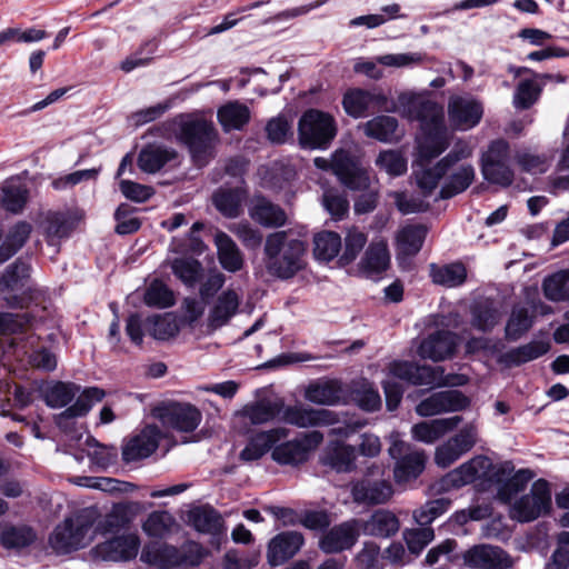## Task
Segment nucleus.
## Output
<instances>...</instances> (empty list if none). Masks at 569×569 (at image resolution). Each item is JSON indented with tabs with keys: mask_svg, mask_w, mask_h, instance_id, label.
Returning <instances> with one entry per match:
<instances>
[{
	"mask_svg": "<svg viewBox=\"0 0 569 569\" xmlns=\"http://www.w3.org/2000/svg\"><path fill=\"white\" fill-rule=\"evenodd\" d=\"M148 331L157 340H168L179 332V326L172 313L154 316L148 319Z\"/></svg>",
	"mask_w": 569,
	"mask_h": 569,
	"instance_id": "bf43d9fd",
	"label": "nucleus"
},
{
	"mask_svg": "<svg viewBox=\"0 0 569 569\" xmlns=\"http://www.w3.org/2000/svg\"><path fill=\"white\" fill-rule=\"evenodd\" d=\"M177 152L164 146L149 144L138 156V166L143 172L156 173L176 159Z\"/></svg>",
	"mask_w": 569,
	"mask_h": 569,
	"instance_id": "58836bf2",
	"label": "nucleus"
},
{
	"mask_svg": "<svg viewBox=\"0 0 569 569\" xmlns=\"http://www.w3.org/2000/svg\"><path fill=\"white\" fill-rule=\"evenodd\" d=\"M367 242V236L358 228H350L345 237V249L340 257L343 264L352 262L363 249Z\"/></svg>",
	"mask_w": 569,
	"mask_h": 569,
	"instance_id": "69168bd1",
	"label": "nucleus"
},
{
	"mask_svg": "<svg viewBox=\"0 0 569 569\" xmlns=\"http://www.w3.org/2000/svg\"><path fill=\"white\" fill-rule=\"evenodd\" d=\"M143 301L149 307L168 308L174 303L172 291L161 281L154 280L147 288Z\"/></svg>",
	"mask_w": 569,
	"mask_h": 569,
	"instance_id": "680f3d73",
	"label": "nucleus"
},
{
	"mask_svg": "<svg viewBox=\"0 0 569 569\" xmlns=\"http://www.w3.org/2000/svg\"><path fill=\"white\" fill-rule=\"evenodd\" d=\"M44 234L50 246L57 247L61 239L69 237L74 221L69 213L49 212L43 221Z\"/></svg>",
	"mask_w": 569,
	"mask_h": 569,
	"instance_id": "37998d69",
	"label": "nucleus"
},
{
	"mask_svg": "<svg viewBox=\"0 0 569 569\" xmlns=\"http://www.w3.org/2000/svg\"><path fill=\"white\" fill-rule=\"evenodd\" d=\"M203 555L202 547L194 541H188L180 548L153 541L144 545L140 560L157 569H172L181 566H199Z\"/></svg>",
	"mask_w": 569,
	"mask_h": 569,
	"instance_id": "7ed1b4c3",
	"label": "nucleus"
},
{
	"mask_svg": "<svg viewBox=\"0 0 569 569\" xmlns=\"http://www.w3.org/2000/svg\"><path fill=\"white\" fill-rule=\"evenodd\" d=\"M86 445L88 447V457L97 467L106 469L116 462L118 457L116 447L101 445L92 437L87 438Z\"/></svg>",
	"mask_w": 569,
	"mask_h": 569,
	"instance_id": "13d9d810",
	"label": "nucleus"
},
{
	"mask_svg": "<svg viewBox=\"0 0 569 569\" xmlns=\"http://www.w3.org/2000/svg\"><path fill=\"white\" fill-rule=\"evenodd\" d=\"M313 253L318 260L330 261L341 250V237L333 231H321L315 236Z\"/></svg>",
	"mask_w": 569,
	"mask_h": 569,
	"instance_id": "5fc2aeb1",
	"label": "nucleus"
},
{
	"mask_svg": "<svg viewBox=\"0 0 569 569\" xmlns=\"http://www.w3.org/2000/svg\"><path fill=\"white\" fill-rule=\"evenodd\" d=\"M164 426L176 430L190 432L201 422V412L192 405L176 403L164 408L159 415Z\"/></svg>",
	"mask_w": 569,
	"mask_h": 569,
	"instance_id": "4be33fe9",
	"label": "nucleus"
},
{
	"mask_svg": "<svg viewBox=\"0 0 569 569\" xmlns=\"http://www.w3.org/2000/svg\"><path fill=\"white\" fill-rule=\"evenodd\" d=\"M400 522L397 516L390 510L379 509L376 510L362 523V531L365 535L389 538L399 531Z\"/></svg>",
	"mask_w": 569,
	"mask_h": 569,
	"instance_id": "72a5a7b5",
	"label": "nucleus"
},
{
	"mask_svg": "<svg viewBox=\"0 0 569 569\" xmlns=\"http://www.w3.org/2000/svg\"><path fill=\"white\" fill-rule=\"evenodd\" d=\"M217 117L226 132L241 130L250 120V110L239 101H229L218 109Z\"/></svg>",
	"mask_w": 569,
	"mask_h": 569,
	"instance_id": "c03bdc74",
	"label": "nucleus"
},
{
	"mask_svg": "<svg viewBox=\"0 0 569 569\" xmlns=\"http://www.w3.org/2000/svg\"><path fill=\"white\" fill-rule=\"evenodd\" d=\"M315 166L321 170H331L347 188L355 191L367 190L370 187V177L360 164L357 157L345 149L336 150L331 159L317 157Z\"/></svg>",
	"mask_w": 569,
	"mask_h": 569,
	"instance_id": "39448f33",
	"label": "nucleus"
},
{
	"mask_svg": "<svg viewBox=\"0 0 569 569\" xmlns=\"http://www.w3.org/2000/svg\"><path fill=\"white\" fill-rule=\"evenodd\" d=\"M481 171L486 180L503 187L512 182L513 172L510 169L509 144L499 139L492 141L481 158Z\"/></svg>",
	"mask_w": 569,
	"mask_h": 569,
	"instance_id": "1a4fd4ad",
	"label": "nucleus"
},
{
	"mask_svg": "<svg viewBox=\"0 0 569 569\" xmlns=\"http://www.w3.org/2000/svg\"><path fill=\"white\" fill-rule=\"evenodd\" d=\"M289 430L283 427L273 428L266 431H259L249 438L247 446L240 452L243 461H256L263 457L276 445L286 439Z\"/></svg>",
	"mask_w": 569,
	"mask_h": 569,
	"instance_id": "5701e85b",
	"label": "nucleus"
},
{
	"mask_svg": "<svg viewBox=\"0 0 569 569\" xmlns=\"http://www.w3.org/2000/svg\"><path fill=\"white\" fill-rule=\"evenodd\" d=\"M323 440L319 431L302 433L299 437L276 445L271 451V458L282 466H299L306 462L309 453L315 450Z\"/></svg>",
	"mask_w": 569,
	"mask_h": 569,
	"instance_id": "9d476101",
	"label": "nucleus"
},
{
	"mask_svg": "<svg viewBox=\"0 0 569 569\" xmlns=\"http://www.w3.org/2000/svg\"><path fill=\"white\" fill-rule=\"evenodd\" d=\"M390 264V253L385 240L372 241L360 261V271L373 277L386 271Z\"/></svg>",
	"mask_w": 569,
	"mask_h": 569,
	"instance_id": "2f4dec72",
	"label": "nucleus"
},
{
	"mask_svg": "<svg viewBox=\"0 0 569 569\" xmlns=\"http://www.w3.org/2000/svg\"><path fill=\"white\" fill-rule=\"evenodd\" d=\"M355 459L353 447L337 442L328 448L322 461L338 472H348L352 470Z\"/></svg>",
	"mask_w": 569,
	"mask_h": 569,
	"instance_id": "603ef678",
	"label": "nucleus"
},
{
	"mask_svg": "<svg viewBox=\"0 0 569 569\" xmlns=\"http://www.w3.org/2000/svg\"><path fill=\"white\" fill-rule=\"evenodd\" d=\"M160 439L159 428L147 426L122 447V459L129 463L148 458L157 450Z\"/></svg>",
	"mask_w": 569,
	"mask_h": 569,
	"instance_id": "a211bd4d",
	"label": "nucleus"
},
{
	"mask_svg": "<svg viewBox=\"0 0 569 569\" xmlns=\"http://www.w3.org/2000/svg\"><path fill=\"white\" fill-rule=\"evenodd\" d=\"M281 409L282 400L264 398L246 405L239 415L252 425H263L279 417Z\"/></svg>",
	"mask_w": 569,
	"mask_h": 569,
	"instance_id": "c9c22d12",
	"label": "nucleus"
},
{
	"mask_svg": "<svg viewBox=\"0 0 569 569\" xmlns=\"http://www.w3.org/2000/svg\"><path fill=\"white\" fill-rule=\"evenodd\" d=\"M540 91V87L533 80L519 82L513 96L515 107L518 109L530 108L538 100Z\"/></svg>",
	"mask_w": 569,
	"mask_h": 569,
	"instance_id": "774afa93",
	"label": "nucleus"
},
{
	"mask_svg": "<svg viewBox=\"0 0 569 569\" xmlns=\"http://www.w3.org/2000/svg\"><path fill=\"white\" fill-rule=\"evenodd\" d=\"M141 528L150 538L164 539L178 533L180 525L170 511L154 510L147 516Z\"/></svg>",
	"mask_w": 569,
	"mask_h": 569,
	"instance_id": "c756f323",
	"label": "nucleus"
},
{
	"mask_svg": "<svg viewBox=\"0 0 569 569\" xmlns=\"http://www.w3.org/2000/svg\"><path fill=\"white\" fill-rule=\"evenodd\" d=\"M214 244L220 264L230 272L239 271L243 267V257L236 242L224 232L218 231Z\"/></svg>",
	"mask_w": 569,
	"mask_h": 569,
	"instance_id": "ea45409f",
	"label": "nucleus"
},
{
	"mask_svg": "<svg viewBox=\"0 0 569 569\" xmlns=\"http://www.w3.org/2000/svg\"><path fill=\"white\" fill-rule=\"evenodd\" d=\"M170 267L173 274L190 288L199 282L203 271L201 263L193 258H176Z\"/></svg>",
	"mask_w": 569,
	"mask_h": 569,
	"instance_id": "6e6d98bb",
	"label": "nucleus"
},
{
	"mask_svg": "<svg viewBox=\"0 0 569 569\" xmlns=\"http://www.w3.org/2000/svg\"><path fill=\"white\" fill-rule=\"evenodd\" d=\"M281 420L298 428L329 426L338 421L337 415L328 409H310L302 406H284L282 401Z\"/></svg>",
	"mask_w": 569,
	"mask_h": 569,
	"instance_id": "dca6fc26",
	"label": "nucleus"
},
{
	"mask_svg": "<svg viewBox=\"0 0 569 569\" xmlns=\"http://www.w3.org/2000/svg\"><path fill=\"white\" fill-rule=\"evenodd\" d=\"M37 539L34 529L26 523L3 522L1 546L6 550L20 551L31 546Z\"/></svg>",
	"mask_w": 569,
	"mask_h": 569,
	"instance_id": "473e14b6",
	"label": "nucleus"
},
{
	"mask_svg": "<svg viewBox=\"0 0 569 569\" xmlns=\"http://www.w3.org/2000/svg\"><path fill=\"white\" fill-rule=\"evenodd\" d=\"M469 403V399L461 391H439L421 400L416 407V412L420 417H432L463 410Z\"/></svg>",
	"mask_w": 569,
	"mask_h": 569,
	"instance_id": "2eb2a0df",
	"label": "nucleus"
},
{
	"mask_svg": "<svg viewBox=\"0 0 569 569\" xmlns=\"http://www.w3.org/2000/svg\"><path fill=\"white\" fill-rule=\"evenodd\" d=\"M388 451L396 460L393 476L398 483L416 479L423 471L426 465L423 451L415 450L397 438L392 440Z\"/></svg>",
	"mask_w": 569,
	"mask_h": 569,
	"instance_id": "9b49d317",
	"label": "nucleus"
},
{
	"mask_svg": "<svg viewBox=\"0 0 569 569\" xmlns=\"http://www.w3.org/2000/svg\"><path fill=\"white\" fill-rule=\"evenodd\" d=\"M447 173H449V170L445 166H441V161L439 160L433 167L423 168L416 172L418 187L425 196H429Z\"/></svg>",
	"mask_w": 569,
	"mask_h": 569,
	"instance_id": "052dcab7",
	"label": "nucleus"
},
{
	"mask_svg": "<svg viewBox=\"0 0 569 569\" xmlns=\"http://www.w3.org/2000/svg\"><path fill=\"white\" fill-rule=\"evenodd\" d=\"M435 538V531L431 527H421L416 529H406L403 539L408 549L413 555H419L425 547Z\"/></svg>",
	"mask_w": 569,
	"mask_h": 569,
	"instance_id": "338daca9",
	"label": "nucleus"
},
{
	"mask_svg": "<svg viewBox=\"0 0 569 569\" xmlns=\"http://www.w3.org/2000/svg\"><path fill=\"white\" fill-rule=\"evenodd\" d=\"M551 507V491L548 481L533 482L528 495L516 500L510 508V517L520 522H530L547 513Z\"/></svg>",
	"mask_w": 569,
	"mask_h": 569,
	"instance_id": "6e6552de",
	"label": "nucleus"
},
{
	"mask_svg": "<svg viewBox=\"0 0 569 569\" xmlns=\"http://www.w3.org/2000/svg\"><path fill=\"white\" fill-rule=\"evenodd\" d=\"M190 525L201 533L219 535L223 529L221 515L211 507L202 506L193 508L188 513Z\"/></svg>",
	"mask_w": 569,
	"mask_h": 569,
	"instance_id": "a19ab883",
	"label": "nucleus"
},
{
	"mask_svg": "<svg viewBox=\"0 0 569 569\" xmlns=\"http://www.w3.org/2000/svg\"><path fill=\"white\" fill-rule=\"evenodd\" d=\"M347 114L366 117L369 112H398L409 120L420 122L423 132L418 143L421 160L430 161L440 156L450 144L443 120V109L438 103L416 93H401L390 101L381 90L349 89L342 99Z\"/></svg>",
	"mask_w": 569,
	"mask_h": 569,
	"instance_id": "f257e3e1",
	"label": "nucleus"
},
{
	"mask_svg": "<svg viewBox=\"0 0 569 569\" xmlns=\"http://www.w3.org/2000/svg\"><path fill=\"white\" fill-rule=\"evenodd\" d=\"M448 113L451 126L457 130L466 131L480 122L483 108L473 99L456 97L449 102Z\"/></svg>",
	"mask_w": 569,
	"mask_h": 569,
	"instance_id": "f3484780",
	"label": "nucleus"
},
{
	"mask_svg": "<svg viewBox=\"0 0 569 569\" xmlns=\"http://www.w3.org/2000/svg\"><path fill=\"white\" fill-rule=\"evenodd\" d=\"M429 274L433 283L445 288H456L466 282L467 268L459 261L446 264L431 263Z\"/></svg>",
	"mask_w": 569,
	"mask_h": 569,
	"instance_id": "4c0bfd02",
	"label": "nucleus"
},
{
	"mask_svg": "<svg viewBox=\"0 0 569 569\" xmlns=\"http://www.w3.org/2000/svg\"><path fill=\"white\" fill-rule=\"evenodd\" d=\"M475 180V169L469 163L453 166L445 176V182L439 191L440 199H450L469 188Z\"/></svg>",
	"mask_w": 569,
	"mask_h": 569,
	"instance_id": "7c9ffc66",
	"label": "nucleus"
},
{
	"mask_svg": "<svg viewBox=\"0 0 569 569\" xmlns=\"http://www.w3.org/2000/svg\"><path fill=\"white\" fill-rule=\"evenodd\" d=\"M249 216L253 221L266 228L281 227L287 221L284 210L261 196L251 200Z\"/></svg>",
	"mask_w": 569,
	"mask_h": 569,
	"instance_id": "c85d7f7f",
	"label": "nucleus"
},
{
	"mask_svg": "<svg viewBox=\"0 0 569 569\" xmlns=\"http://www.w3.org/2000/svg\"><path fill=\"white\" fill-rule=\"evenodd\" d=\"M393 487L386 478H376L372 473L351 483L350 493L358 505L377 506L387 503L393 496Z\"/></svg>",
	"mask_w": 569,
	"mask_h": 569,
	"instance_id": "ddd939ff",
	"label": "nucleus"
},
{
	"mask_svg": "<svg viewBox=\"0 0 569 569\" xmlns=\"http://www.w3.org/2000/svg\"><path fill=\"white\" fill-rule=\"evenodd\" d=\"M535 316L528 307L515 305L505 328V337L508 341H517L522 338L533 326Z\"/></svg>",
	"mask_w": 569,
	"mask_h": 569,
	"instance_id": "79ce46f5",
	"label": "nucleus"
},
{
	"mask_svg": "<svg viewBox=\"0 0 569 569\" xmlns=\"http://www.w3.org/2000/svg\"><path fill=\"white\" fill-rule=\"evenodd\" d=\"M94 517L91 511L83 510L73 517L66 518L58 525L49 542L51 548L61 555L86 547L92 539L91 531Z\"/></svg>",
	"mask_w": 569,
	"mask_h": 569,
	"instance_id": "20e7f679",
	"label": "nucleus"
},
{
	"mask_svg": "<svg viewBox=\"0 0 569 569\" xmlns=\"http://www.w3.org/2000/svg\"><path fill=\"white\" fill-rule=\"evenodd\" d=\"M427 229L421 224L403 227L397 234V249L400 254L415 256L422 247Z\"/></svg>",
	"mask_w": 569,
	"mask_h": 569,
	"instance_id": "09e8293b",
	"label": "nucleus"
},
{
	"mask_svg": "<svg viewBox=\"0 0 569 569\" xmlns=\"http://www.w3.org/2000/svg\"><path fill=\"white\" fill-rule=\"evenodd\" d=\"M362 129L367 137L380 142L391 143L399 139L398 120L390 116H377L363 123Z\"/></svg>",
	"mask_w": 569,
	"mask_h": 569,
	"instance_id": "49530a36",
	"label": "nucleus"
},
{
	"mask_svg": "<svg viewBox=\"0 0 569 569\" xmlns=\"http://www.w3.org/2000/svg\"><path fill=\"white\" fill-rule=\"evenodd\" d=\"M459 337L449 330H439L422 340L419 356L432 361H441L455 353Z\"/></svg>",
	"mask_w": 569,
	"mask_h": 569,
	"instance_id": "aec40b11",
	"label": "nucleus"
},
{
	"mask_svg": "<svg viewBox=\"0 0 569 569\" xmlns=\"http://www.w3.org/2000/svg\"><path fill=\"white\" fill-rule=\"evenodd\" d=\"M487 459L483 457H476L462 463L460 467L449 472L443 482L447 486L460 488L467 483L472 482L478 476L480 469L485 468Z\"/></svg>",
	"mask_w": 569,
	"mask_h": 569,
	"instance_id": "3c124183",
	"label": "nucleus"
},
{
	"mask_svg": "<svg viewBox=\"0 0 569 569\" xmlns=\"http://www.w3.org/2000/svg\"><path fill=\"white\" fill-rule=\"evenodd\" d=\"M463 566L472 569H510L515 559L501 547L479 543L461 553Z\"/></svg>",
	"mask_w": 569,
	"mask_h": 569,
	"instance_id": "f8f14e48",
	"label": "nucleus"
},
{
	"mask_svg": "<svg viewBox=\"0 0 569 569\" xmlns=\"http://www.w3.org/2000/svg\"><path fill=\"white\" fill-rule=\"evenodd\" d=\"M461 421V416L421 421L412 426L411 435L412 438L417 441L433 443L448 432L456 429Z\"/></svg>",
	"mask_w": 569,
	"mask_h": 569,
	"instance_id": "a878e982",
	"label": "nucleus"
},
{
	"mask_svg": "<svg viewBox=\"0 0 569 569\" xmlns=\"http://www.w3.org/2000/svg\"><path fill=\"white\" fill-rule=\"evenodd\" d=\"M376 166L392 177L401 176L407 171V160L395 150L381 151L376 159Z\"/></svg>",
	"mask_w": 569,
	"mask_h": 569,
	"instance_id": "0e129e2a",
	"label": "nucleus"
},
{
	"mask_svg": "<svg viewBox=\"0 0 569 569\" xmlns=\"http://www.w3.org/2000/svg\"><path fill=\"white\" fill-rule=\"evenodd\" d=\"M305 539L298 531H284L274 536L268 543L267 560L272 567L291 559L303 546Z\"/></svg>",
	"mask_w": 569,
	"mask_h": 569,
	"instance_id": "6ab92c4d",
	"label": "nucleus"
},
{
	"mask_svg": "<svg viewBox=\"0 0 569 569\" xmlns=\"http://www.w3.org/2000/svg\"><path fill=\"white\" fill-rule=\"evenodd\" d=\"M141 510L139 502L128 501L114 503L110 511L104 515L98 523V529L102 533H117L128 529Z\"/></svg>",
	"mask_w": 569,
	"mask_h": 569,
	"instance_id": "b1692460",
	"label": "nucleus"
},
{
	"mask_svg": "<svg viewBox=\"0 0 569 569\" xmlns=\"http://www.w3.org/2000/svg\"><path fill=\"white\" fill-rule=\"evenodd\" d=\"M240 300L241 298L236 290L227 289L222 291L210 309L208 326L213 330L226 326L237 313Z\"/></svg>",
	"mask_w": 569,
	"mask_h": 569,
	"instance_id": "bb28decb",
	"label": "nucleus"
},
{
	"mask_svg": "<svg viewBox=\"0 0 569 569\" xmlns=\"http://www.w3.org/2000/svg\"><path fill=\"white\" fill-rule=\"evenodd\" d=\"M106 396L104 390L98 387L84 389L77 398L76 402L69 406L59 415V420L73 419L86 416L96 402H100Z\"/></svg>",
	"mask_w": 569,
	"mask_h": 569,
	"instance_id": "8fccbe9b",
	"label": "nucleus"
},
{
	"mask_svg": "<svg viewBox=\"0 0 569 569\" xmlns=\"http://www.w3.org/2000/svg\"><path fill=\"white\" fill-rule=\"evenodd\" d=\"M541 290L545 298L551 302H569V269L545 277Z\"/></svg>",
	"mask_w": 569,
	"mask_h": 569,
	"instance_id": "de8ad7c7",
	"label": "nucleus"
},
{
	"mask_svg": "<svg viewBox=\"0 0 569 569\" xmlns=\"http://www.w3.org/2000/svg\"><path fill=\"white\" fill-rule=\"evenodd\" d=\"M141 540L136 532L114 536L93 548L97 558L112 562H128L138 556Z\"/></svg>",
	"mask_w": 569,
	"mask_h": 569,
	"instance_id": "4468645a",
	"label": "nucleus"
},
{
	"mask_svg": "<svg viewBox=\"0 0 569 569\" xmlns=\"http://www.w3.org/2000/svg\"><path fill=\"white\" fill-rule=\"evenodd\" d=\"M470 323L482 332H490L500 321L501 313L490 299H479L470 307Z\"/></svg>",
	"mask_w": 569,
	"mask_h": 569,
	"instance_id": "e433bc0d",
	"label": "nucleus"
},
{
	"mask_svg": "<svg viewBox=\"0 0 569 569\" xmlns=\"http://www.w3.org/2000/svg\"><path fill=\"white\" fill-rule=\"evenodd\" d=\"M80 387L72 382L57 381L44 390V401L51 408L68 406L79 393Z\"/></svg>",
	"mask_w": 569,
	"mask_h": 569,
	"instance_id": "864d4df0",
	"label": "nucleus"
},
{
	"mask_svg": "<svg viewBox=\"0 0 569 569\" xmlns=\"http://www.w3.org/2000/svg\"><path fill=\"white\" fill-rule=\"evenodd\" d=\"M450 506L451 500L448 498H438L427 501L423 506L413 511V519L421 527H430L437 518L449 510Z\"/></svg>",
	"mask_w": 569,
	"mask_h": 569,
	"instance_id": "4d7b16f0",
	"label": "nucleus"
},
{
	"mask_svg": "<svg viewBox=\"0 0 569 569\" xmlns=\"http://www.w3.org/2000/svg\"><path fill=\"white\" fill-rule=\"evenodd\" d=\"M2 206L6 210L17 213L27 202L28 190L14 181H8L3 187Z\"/></svg>",
	"mask_w": 569,
	"mask_h": 569,
	"instance_id": "e2e57ef3",
	"label": "nucleus"
},
{
	"mask_svg": "<svg viewBox=\"0 0 569 569\" xmlns=\"http://www.w3.org/2000/svg\"><path fill=\"white\" fill-rule=\"evenodd\" d=\"M179 139L188 147L196 163L202 166L212 157L218 133L212 122L187 120L180 124Z\"/></svg>",
	"mask_w": 569,
	"mask_h": 569,
	"instance_id": "423d86ee",
	"label": "nucleus"
},
{
	"mask_svg": "<svg viewBox=\"0 0 569 569\" xmlns=\"http://www.w3.org/2000/svg\"><path fill=\"white\" fill-rule=\"evenodd\" d=\"M246 198L247 191L243 188L219 189L214 192L212 201L224 217L236 218L240 214Z\"/></svg>",
	"mask_w": 569,
	"mask_h": 569,
	"instance_id": "a18cd8bd",
	"label": "nucleus"
},
{
	"mask_svg": "<svg viewBox=\"0 0 569 569\" xmlns=\"http://www.w3.org/2000/svg\"><path fill=\"white\" fill-rule=\"evenodd\" d=\"M359 536L357 521H346L327 531L319 541L320 549L326 553H337L350 549Z\"/></svg>",
	"mask_w": 569,
	"mask_h": 569,
	"instance_id": "393cba45",
	"label": "nucleus"
},
{
	"mask_svg": "<svg viewBox=\"0 0 569 569\" xmlns=\"http://www.w3.org/2000/svg\"><path fill=\"white\" fill-rule=\"evenodd\" d=\"M439 368L418 366L408 361H393L389 371L393 378L406 380L416 386L440 385Z\"/></svg>",
	"mask_w": 569,
	"mask_h": 569,
	"instance_id": "412c9836",
	"label": "nucleus"
},
{
	"mask_svg": "<svg viewBox=\"0 0 569 569\" xmlns=\"http://www.w3.org/2000/svg\"><path fill=\"white\" fill-rule=\"evenodd\" d=\"M550 349V345L543 340H532L526 345L512 348L498 356V363L507 367H518L529 361L536 360L546 355Z\"/></svg>",
	"mask_w": 569,
	"mask_h": 569,
	"instance_id": "cd10ccee",
	"label": "nucleus"
},
{
	"mask_svg": "<svg viewBox=\"0 0 569 569\" xmlns=\"http://www.w3.org/2000/svg\"><path fill=\"white\" fill-rule=\"evenodd\" d=\"M305 242L291 232H272L267 236L263 247L266 268L277 278H292L305 266Z\"/></svg>",
	"mask_w": 569,
	"mask_h": 569,
	"instance_id": "f03ea898",
	"label": "nucleus"
},
{
	"mask_svg": "<svg viewBox=\"0 0 569 569\" xmlns=\"http://www.w3.org/2000/svg\"><path fill=\"white\" fill-rule=\"evenodd\" d=\"M299 141L311 149L327 148L337 134L335 119L322 111L310 109L299 120Z\"/></svg>",
	"mask_w": 569,
	"mask_h": 569,
	"instance_id": "0eeeda50",
	"label": "nucleus"
},
{
	"mask_svg": "<svg viewBox=\"0 0 569 569\" xmlns=\"http://www.w3.org/2000/svg\"><path fill=\"white\" fill-rule=\"evenodd\" d=\"M342 385L338 380H326L311 383L305 393V398L317 405L336 406L343 400Z\"/></svg>",
	"mask_w": 569,
	"mask_h": 569,
	"instance_id": "f704fd0d",
	"label": "nucleus"
}]
</instances>
